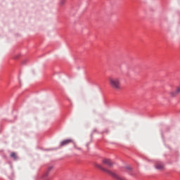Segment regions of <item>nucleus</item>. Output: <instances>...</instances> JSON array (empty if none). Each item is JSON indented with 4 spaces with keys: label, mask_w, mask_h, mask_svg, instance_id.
Wrapping results in <instances>:
<instances>
[{
    "label": "nucleus",
    "mask_w": 180,
    "mask_h": 180,
    "mask_svg": "<svg viewBox=\"0 0 180 180\" xmlns=\"http://www.w3.org/2000/svg\"><path fill=\"white\" fill-rule=\"evenodd\" d=\"M108 84L112 89L115 91L122 90V81L120 77H110L108 79Z\"/></svg>",
    "instance_id": "obj_1"
},
{
    "label": "nucleus",
    "mask_w": 180,
    "mask_h": 180,
    "mask_svg": "<svg viewBox=\"0 0 180 180\" xmlns=\"http://www.w3.org/2000/svg\"><path fill=\"white\" fill-rule=\"evenodd\" d=\"M96 167H97V168H100V169H102L103 171H105V172H107L108 174L111 175V176L115 178V179L117 180H127L124 177L120 176L116 174L115 172L102 167V166H101L100 165H96Z\"/></svg>",
    "instance_id": "obj_2"
},
{
    "label": "nucleus",
    "mask_w": 180,
    "mask_h": 180,
    "mask_svg": "<svg viewBox=\"0 0 180 180\" xmlns=\"http://www.w3.org/2000/svg\"><path fill=\"white\" fill-rule=\"evenodd\" d=\"M178 95H180V85L176 87V90L174 91L169 92L171 98H176Z\"/></svg>",
    "instance_id": "obj_3"
},
{
    "label": "nucleus",
    "mask_w": 180,
    "mask_h": 180,
    "mask_svg": "<svg viewBox=\"0 0 180 180\" xmlns=\"http://www.w3.org/2000/svg\"><path fill=\"white\" fill-rule=\"evenodd\" d=\"M103 162L105 165H108V167H112L113 165V162H112L110 159H104Z\"/></svg>",
    "instance_id": "obj_4"
},
{
    "label": "nucleus",
    "mask_w": 180,
    "mask_h": 180,
    "mask_svg": "<svg viewBox=\"0 0 180 180\" xmlns=\"http://www.w3.org/2000/svg\"><path fill=\"white\" fill-rule=\"evenodd\" d=\"M70 143H72V139H65L60 142V146L63 147V146H67L70 144Z\"/></svg>",
    "instance_id": "obj_5"
},
{
    "label": "nucleus",
    "mask_w": 180,
    "mask_h": 180,
    "mask_svg": "<svg viewBox=\"0 0 180 180\" xmlns=\"http://www.w3.org/2000/svg\"><path fill=\"white\" fill-rule=\"evenodd\" d=\"M155 168L159 171H162V169H164V164L158 162L155 165Z\"/></svg>",
    "instance_id": "obj_6"
},
{
    "label": "nucleus",
    "mask_w": 180,
    "mask_h": 180,
    "mask_svg": "<svg viewBox=\"0 0 180 180\" xmlns=\"http://www.w3.org/2000/svg\"><path fill=\"white\" fill-rule=\"evenodd\" d=\"M11 158H13L15 160H16L18 158V157L16 156V153H12L11 154Z\"/></svg>",
    "instance_id": "obj_7"
},
{
    "label": "nucleus",
    "mask_w": 180,
    "mask_h": 180,
    "mask_svg": "<svg viewBox=\"0 0 180 180\" xmlns=\"http://www.w3.org/2000/svg\"><path fill=\"white\" fill-rule=\"evenodd\" d=\"M75 148H77V146H75Z\"/></svg>",
    "instance_id": "obj_8"
}]
</instances>
